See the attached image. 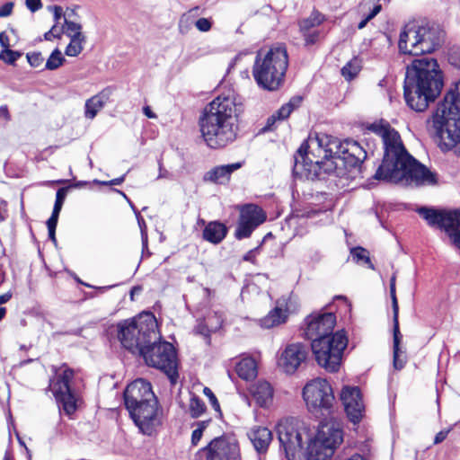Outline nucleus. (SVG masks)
<instances>
[{
	"label": "nucleus",
	"instance_id": "1",
	"mask_svg": "<svg viewBox=\"0 0 460 460\" xmlns=\"http://www.w3.org/2000/svg\"><path fill=\"white\" fill-rule=\"evenodd\" d=\"M368 130L382 140L384 158L375 178L389 182L405 185H434L437 183L436 173L420 164L405 149L401 137L389 124L374 123Z\"/></svg>",
	"mask_w": 460,
	"mask_h": 460
},
{
	"label": "nucleus",
	"instance_id": "2",
	"mask_svg": "<svg viewBox=\"0 0 460 460\" xmlns=\"http://www.w3.org/2000/svg\"><path fill=\"white\" fill-rule=\"evenodd\" d=\"M239 109L234 91L217 95L203 110L199 126L201 137L210 148H222L233 143L238 133Z\"/></svg>",
	"mask_w": 460,
	"mask_h": 460
},
{
	"label": "nucleus",
	"instance_id": "3",
	"mask_svg": "<svg viewBox=\"0 0 460 460\" xmlns=\"http://www.w3.org/2000/svg\"><path fill=\"white\" fill-rule=\"evenodd\" d=\"M442 87V73L435 58L429 57L415 58L407 66L404 99L411 110L418 112L424 111L429 102L434 101L439 94Z\"/></svg>",
	"mask_w": 460,
	"mask_h": 460
},
{
	"label": "nucleus",
	"instance_id": "4",
	"mask_svg": "<svg viewBox=\"0 0 460 460\" xmlns=\"http://www.w3.org/2000/svg\"><path fill=\"white\" fill-rule=\"evenodd\" d=\"M427 130L443 151L455 147L460 155V79L427 120Z\"/></svg>",
	"mask_w": 460,
	"mask_h": 460
},
{
	"label": "nucleus",
	"instance_id": "5",
	"mask_svg": "<svg viewBox=\"0 0 460 460\" xmlns=\"http://www.w3.org/2000/svg\"><path fill=\"white\" fill-rule=\"evenodd\" d=\"M367 155V152L358 142L346 139L338 145L332 155L327 158L310 159L309 167L305 168V176L314 179L321 178L324 173L339 178H353Z\"/></svg>",
	"mask_w": 460,
	"mask_h": 460
},
{
	"label": "nucleus",
	"instance_id": "6",
	"mask_svg": "<svg viewBox=\"0 0 460 460\" xmlns=\"http://www.w3.org/2000/svg\"><path fill=\"white\" fill-rule=\"evenodd\" d=\"M124 402L130 417L143 434L151 435L156 423L157 400L151 384L136 379L124 392Z\"/></svg>",
	"mask_w": 460,
	"mask_h": 460
},
{
	"label": "nucleus",
	"instance_id": "7",
	"mask_svg": "<svg viewBox=\"0 0 460 460\" xmlns=\"http://www.w3.org/2000/svg\"><path fill=\"white\" fill-rule=\"evenodd\" d=\"M288 66V56L284 46L261 49L252 66V76L260 87L275 91L282 84Z\"/></svg>",
	"mask_w": 460,
	"mask_h": 460
},
{
	"label": "nucleus",
	"instance_id": "8",
	"mask_svg": "<svg viewBox=\"0 0 460 460\" xmlns=\"http://www.w3.org/2000/svg\"><path fill=\"white\" fill-rule=\"evenodd\" d=\"M117 331L122 347L132 354L138 355L147 343L160 338L156 319L150 313L119 322Z\"/></svg>",
	"mask_w": 460,
	"mask_h": 460
},
{
	"label": "nucleus",
	"instance_id": "9",
	"mask_svg": "<svg viewBox=\"0 0 460 460\" xmlns=\"http://www.w3.org/2000/svg\"><path fill=\"white\" fill-rule=\"evenodd\" d=\"M444 31L436 24H408L400 32L398 47L401 52L410 55L432 53L442 45Z\"/></svg>",
	"mask_w": 460,
	"mask_h": 460
},
{
	"label": "nucleus",
	"instance_id": "10",
	"mask_svg": "<svg viewBox=\"0 0 460 460\" xmlns=\"http://www.w3.org/2000/svg\"><path fill=\"white\" fill-rule=\"evenodd\" d=\"M280 448L288 460H303L305 445L312 437L310 427L296 418H286L276 426Z\"/></svg>",
	"mask_w": 460,
	"mask_h": 460
},
{
	"label": "nucleus",
	"instance_id": "11",
	"mask_svg": "<svg viewBox=\"0 0 460 460\" xmlns=\"http://www.w3.org/2000/svg\"><path fill=\"white\" fill-rule=\"evenodd\" d=\"M347 345L348 337L343 331H338L330 337L316 339L311 343L317 363L329 372L339 370Z\"/></svg>",
	"mask_w": 460,
	"mask_h": 460
},
{
	"label": "nucleus",
	"instance_id": "12",
	"mask_svg": "<svg viewBox=\"0 0 460 460\" xmlns=\"http://www.w3.org/2000/svg\"><path fill=\"white\" fill-rule=\"evenodd\" d=\"M343 441V432L334 421L321 423L314 438L307 443V460H328Z\"/></svg>",
	"mask_w": 460,
	"mask_h": 460
},
{
	"label": "nucleus",
	"instance_id": "13",
	"mask_svg": "<svg viewBox=\"0 0 460 460\" xmlns=\"http://www.w3.org/2000/svg\"><path fill=\"white\" fill-rule=\"evenodd\" d=\"M142 356L146 363L153 367L164 371L172 385H175L178 378L177 373V357L173 346L161 337L147 343L138 353Z\"/></svg>",
	"mask_w": 460,
	"mask_h": 460
},
{
	"label": "nucleus",
	"instance_id": "14",
	"mask_svg": "<svg viewBox=\"0 0 460 460\" xmlns=\"http://www.w3.org/2000/svg\"><path fill=\"white\" fill-rule=\"evenodd\" d=\"M303 398L308 410L313 413H329L334 403L331 385L323 378L308 382L303 388Z\"/></svg>",
	"mask_w": 460,
	"mask_h": 460
},
{
	"label": "nucleus",
	"instance_id": "15",
	"mask_svg": "<svg viewBox=\"0 0 460 460\" xmlns=\"http://www.w3.org/2000/svg\"><path fill=\"white\" fill-rule=\"evenodd\" d=\"M341 142L330 137L315 136L309 137L297 150L301 161L296 158V168L302 166L304 169L309 167L310 159L316 160L327 158L334 152V148Z\"/></svg>",
	"mask_w": 460,
	"mask_h": 460
},
{
	"label": "nucleus",
	"instance_id": "16",
	"mask_svg": "<svg viewBox=\"0 0 460 460\" xmlns=\"http://www.w3.org/2000/svg\"><path fill=\"white\" fill-rule=\"evenodd\" d=\"M73 378L74 371L66 368L61 374H57L56 377L50 380L49 386L67 415H72L77 408L78 397L72 388Z\"/></svg>",
	"mask_w": 460,
	"mask_h": 460
},
{
	"label": "nucleus",
	"instance_id": "17",
	"mask_svg": "<svg viewBox=\"0 0 460 460\" xmlns=\"http://www.w3.org/2000/svg\"><path fill=\"white\" fill-rule=\"evenodd\" d=\"M205 450L206 460H242L238 441L231 436L212 439Z\"/></svg>",
	"mask_w": 460,
	"mask_h": 460
},
{
	"label": "nucleus",
	"instance_id": "18",
	"mask_svg": "<svg viewBox=\"0 0 460 460\" xmlns=\"http://www.w3.org/2000/svg\"><path fill=\"white\" fill-rule=\"evenodd\" d=\"M305 336L312 341L322 337L332 336L336 323V316L332 313H314L306 320Z\"/></svg>",
	"mask_w": 460,
	"mask_h": 460
},
{
	"label": "nucleus",
	"instance_id": "19",
	"mask_svg": "<svg viewBox=\"0 0 460 460\" xmlns=\"http://www.w3.org/2000/svg\"><path fill=\"white\" fill-rule=\"evenodd\" d=\"M296 303L291 296H282L276 301L275 306L267 315L260 319L259 323L262 328L270 329L285 323L288 314L295 312Z\"/></svg>",
	"mask_w": 460,
	"mask_h": 460
},
{
	"label": "nucleus",
	"instance_id": "20",
	"mask_svg": "<svg viewBox=\"0 0 460 460\" xmlns=\"http://www.w3.org/2000/svg\"><path fill=\"white\" fill-rule=\"evenodd\" d=\"M308 356L307 346L297 342L288 344L282 351L279 365L287 374H294L305 362Z\"/></svg>",
	"mask_w": 460,
	"mask_h": 460
},
{
	"label": "nucleus",
	"instance_id": "21",
	"mask_svg": "<svg viewBox=\"0 0 460 460\" xmlns=\"http://www.w3.org/2000/svg\"><path fill=\"white\" fill-rule=\"evenodd\" d=\"M395 281L396 275L393 274L390 279V296L392 299V306H393V321H394V367L395 369H402L405 364V358L402 357L403 351L400 348L402 335L399 330V306L398 301L396 297V289H395Z\"/></svg>",
	"mask_w": 460,
	"mask_h": 460
},
{
	"label": "nucleus",
	"instance_id": "22",
	"mask_svg": "<svg viewBox=\"0 0 460 460\" xmlns=\"http://www.w3.org/2000/svg\"><path fill=\"white\" fill-rule=\"evenodd\" d=\"M341 400L350 421L358 423L365 411L359 388L344 386L341 393Z\"/></svg>",
	"mask_w": 460,
	"mask_h": 460
},
{
	"label": "nucleus",
	"instance_id": "23",
	"mask_svg": "<svg viewBox=\"0 0 460 460\" xmlns=\"http://www.w3.org/2000/svg\"><path fill=\"white\" fill-rule=\"evenodd\" d=\"M249 391L260 407L267 408L272 403L274 391L269 382L259 380L250 386Z\"/></svg>",
	"mask_w": 460,
	"mask_h": 460
},
{
	"label": "nucleus",
	"instance_id": "24",
	"mask_svg": "<svg viewBox=\"0 0 460 460\" xmlns=\"http://www.w3.org/2000/svg\"><path fill=\"white\" fill-rule=\"evenodd\" d=\"M243 163L237 162L230 164L219 165L207 172L203 177L205 181L216 184H226L230 181L231 174L240 169Z\"/></svg>",
	"mask_w": 460,
	"mask_h": 460
},
{
	"label": "nucleus",
	"instance_id": "25",
	"mask_svg": "<svg viewBox=\"0 0 460 460\" xmlns=\"http://www.w3.org/2000/svg\"><path fill=\"white\" fill-rule=\"evenodd\" d=\"M248 437L258 453H265L272 440L271 431L260 426L251 429Z\"/></svg>",
	"mask_w": 460,
	"mask_h": 460
},
{
	"label": "nucleus",
	"instance_id": "26",
	"mask_svg": "<svg viewBox=\"0 0 460 460\" xmlns=\"http://www.w3.org/2000/svg\"><path fill=\"white\" fill-rule=\"evenodd\" d=\"M111 94V90L107 88L88 99L85 102V117L87 119H93L108 102Z\"/></svg>",
	"mask_w": 460,
	"mask_h": 460
},
{
	"label": "nucleus",
	"instance_id": "27",
	"mask_svg": "<svg viewBox=\"0 0 460 460\" xmlns=\"http://www.w3.org/2000/svg\"><path fill=\"white\" fill-rule=\"evenodd\" d=\"M227 234L226 226L219 221L209 222L203 230V238L214 244L221 243Z\"/></svg>",
	"mask_w": 460,
	"mask_h": 460
},
{
	"label": "nucleus",
	"instance_id": "28",
	"mask_svg": "<svg viewBox=\"0 0 460 460\" xmlns=\"http://www.w3.org/2000/svg\"><path fill=\"white\" fill-rule=\"evenodd\" d=\"M302 102V98L296 96L290 99V101L282 105L274 114H272L267 120L266 128L271 129L276 120H284L289 117L291 112L299 107Z\"/></svg>",
	"mask_w": 460,
	"mask_h": 460
},
{
	"label": "nucleus",
	"instance_id": "29",
	"mask_svg": "<svg viewBox=\"0 0 460 460\" xmlns=\"http://www.w3.org/2000/svg\"><path fill=\"white\" fill-rule=\"evenodd\" d=\"M240 218L246 224L256 228L265 221L266 216L261 208L256 205L250 204L242 209Z\"/></svg>",
	"mask_w": 460,
	"mask_h": 460
},
{
	"label": "nucleus",
	"instance_id": "30",
	"mask_svg": "<svg viewBox=\"0 0 460 460\" xmlns=\"http://www.w3.org/2000/svg\"><path fill=\"white\" fill-rule=\"evenodd\" d=\"M236 373L242 379L249 380L257 376L256 362L252 358H245L240 360L235 367Z\"/></svg>",
	"mask_w": 460,
	"mask_h": 460
},
{
	"label": "nucleus",
	"instance_id": "31",
	"mask_svg": "<svg viewBox=\"0 0 460 460\" xmlns=\"http://www.w3.org/2000/svg\"><path fill=\"white\" fill-rule=\"evenodd\" d=\"M324 20L323 15L314 11L308 18L302 20L299 23L300 31H309L311 29L319 26Z\"/></svg>",
	"mask_w": 460,
	"mask_h": 460
},
{
	"label": "nucleus",
	"instance_id": "32",
	"mask_svg": "<svg viewBox=\"0 0 460 460\" xmlns=\"http://www.w3.org/2000/svg\"><path fill=\"white\" fill-rule=\"evenodd\" d=\"M85 41V36L70 38V42L65 50L66 55L68 57H77L83 51Z\"/></svg>",
	"mask_w": 460,
	"mask_h": 460
},
{
	"label": "nucleus",
	"instance_id": "33",
	"mask_svg": "<svg viewBox=\"0 0 460 460\" xmlns=\"http://www.w3.org/2000/svg\"><path fill=\"white\" fill-rule=\"evenodd\" d=\"M61 33H65L69 38L84 36L82 33V25L80 23L64 19V25L60 30Z\"/></svg>",
	"mask_w": 460,
	"mask_h": 460
},
{
	"label": "nucleus",
	"instance_id": "34",
	"mask_svg": "<svg viewBox=\"0 0 460 460\" xmlns=\"http://www.w3.org/2000/svg\"><path fill=\"white\" fill-rule=\"evenodd\" d=\"M206 411L204 402L196 395H193L189 403V412L192 418L200 417Z\"/></svg>",
	"mask_w": 460,
	"mask_h": 460
},
{
	"label": "nucleus",
	"instance_id": "35",
	"mask_svg": "<svg viewBox=\"0 0 460 460\" xmlns=\"http://www.w3.org/2000/svg\"><path fill=\"white\" fill-rule=\"evenodd\" d=\"M65 61L66 59L62 52L58 49H56L47 59L45 68L48 70H56L61 66Z\"/></svg>",
	"mask_w": 460,
	"mask_h": 460
},
{
	"label": "nucleus",
	"instance_id": "36",
	"mask_svg": "<svg viewBox=\"0 0 460 460\" xmlns=\"http://www.w3.org/2000/svg\"><path fill=\"white\" fill-rule=\"evenodd\" d=\"M223 315L217 312H209L205 317L204 321L207 323V329L212 332L217 331L223 323Z\"/></svg>",
	"mask_w": 460,
	"mask_h": 460
},
{
	"label": "nucleus",
	"instance_id": "37",
	"mask_svg": "<svg viewBox=\"0 0 460 460\" xmlns=\"http://www.w3.org/2000/svg\"><path fill=\"white\" fill-rule=\"evenodd\" d=\"M254 229H255L254 226H252L251 225L246 224L244 221H243L240 218L234 235L239 240L247 238L251 235V234L252 233V231Z\"/></svg>",
	"mask_w": 460,
	"mask_h": 460
},
{
	"label": "nucleus",
	"instance_id": "38",
	"mask_svg": "<svg viewBox=\"0 0 460 460\" xmlns=\"http://www.w3.org/2000/svg\"><path fill=\"white\" fill-rule=\"evenodd\" d=\"M350 253H351L352 259L356 262L368 263L369 267L373 269V265H371V263H370L368 252L366 249H364L362 247H356L351 250Z\"/></svg>",
	"mask_w": 460,
	"mask_h": 460
},
{
	"label": "nucleus",
	"instance_id": "39",
	"mask_svg": "<svg viewBox=\"0 0 460 460\" xmlns=\"http://www.w3.org/2000/svg\"><path fill=\"white\" fill-rule=\"evenodd\" d=\"M209 422H210V420H204V421H199L196 423L197 428L192 431V434H191V443L193 446H196L199 442V440L202 438L203 431L208 427Z\"/></svg>",
	"mask_w": 460,
	"mask_h": 460
},
{
	"label": "nucleus",
	"instance_id": "40",
	"mask_svg": "<svg viewBox=\"0 0 460 460\" xmlns=\"http://www.w3.org/2000/svg\"><path fill=\"white\" fill-rule=\"evenodd\" d=\"M359 72V66L357 62H349L341 69V75L347 79H353Z\"/></svg>",
	"mask_w": 460,
	"mask_h": 460
},
{
	"label": "nucleus",
	"instance_id": "41",
	"mask_svg": "<svg viewBox=\"0 0 460 460\" xmlns=\"http://www.w3.org/2000/svg\"><path fill=\"white\" fill-rule=\"evenodd\" d=\"M382 9V5L381 4H376L375 5L371 11H369V13L365 15L364 19L358 24V28L359 30L363 29L366 27V25L367 24V22L372 20L377 13H380Z\"/></svg>",
	"mask_w": 460,
	"mask_h": 460
},
{
	"label": "nucleus",
	"instance_id": "42",
	"mask_svg": "<svg viewBox=\"0 0 460 460\" xmlns=\"http://www.w3.org/2000/svg\"><path fill=\"white\" fill-rule=\"evenodd\" d=\"M26 58H27L29 64L33 67H39L40 66L42 65V63L44 61V58L42 57L41 53H40V52L28 53Z\"/></svg>",
	"mask_w": 460,
	"mask_h": 460
},
{
	"label": "nucleus",
	"instance_id": "43",
	"mask_svg": "<svg viewBox=\"0 0 460 460\" xmlns=\"http://www.w3.org/2000/svg\"><path fill=\"white\" fill-rule=\"evenodd\" d=\"M19 57H20L19 53L13 51V50H11V49H6V50L3 51L2 53H0V59H3L4 61H5L8 64H13L18 59Z\"/></svg>",
	"mask_w": 460,
	"mask_h": 460
},
{
	"label": "nucleus",
	"instance_id": "44",
	"mask_svg": "<svg viewBox=\"0 0 460 460\" xmlns=\"http://www.w3.org/2000/svg\"><path fill=\"white\" fill-rule=\"evenodd\" d=\"M207 329V323L204 321V318L198 321V324L194 328V332L196 334H200L204 336L205 338L208 339L211 332H213L211 330H206Z\"/></svg>",
	"mask_w": 460,
	"mask_h": 460
},
{
	"label": "nucleus",
	"instance_id": "45",
	"mask_svg": "<svg viewBox=\"0 0 460 460\" xmlns=\"http://www.w3.org/2000/svg\"><path fill=\"white\" fill-rule=\"evenodd\" d=\"M203 393L208 398L209 402H210L211 406L213 407V409L216 411L220 412L219 402H218L216 395L213 394V392L208 387H205L203 390Z\"/></svg>",
	"mask_w": 460,
	"mask_h": 460
},
{
	"label": "nucleus",
	"instance_id": "46",
	"mask_svg": "<svg viewBox=\"0 0 460 460\" xmlns=\"http://www.w3.org/2000/svg\"><path fill=\"white\" fill-rule=\"evenodd\" d=\"M195 26L199 31L207 32L210 31L212 27V22L208 18H199L196 21Z\"/></svg>",
	"mask_w": 460,
	"mask_h": 460
},
{
	"label": "nucleus",
	"instance_id": "47",
	"mask_svg": "<svg viewBox=\"0 0 460 460\" xmlns=\"http://www.w3.org/2000/svg\"><path fill=\"white\" fill-rule=\"evenodd\" d=\"M304 38H305V43L306 45H311V44H314L318 38H319V32L316 31H301Z\"/></svg>",
	"mask_w": 460,
	"mask_h": 460
},
{
	"label": "nucleus",
	"instance_id": "48",
	"mask_svg": "<svg viewBox=\"0 0 460 460\" xmlns=\"http://www.w3.org/2000/svg\"><path fill=\"white\" fill-rule=\"evenodd\" d=\"M25 5L32 13L42 8L41 0H25Z\"/></svg>",
	"mask_w": 460,
	"mask_h": 460
},
{
	"label": "nucleus",
	"instance_id": "49",
	"mask_svg": "<svg viewBox=\"0 0 460 460\" xmlns=\"http://www.w3.org/2000/svg\"><path fill=\"white\" fill-rule=\"evenodd\" d=\"M14 4L13 2H7L0 6V17H8L12 14Z\"/></svg>",
	"mask_w": 460,
	"mask_h": 460
},
{
	"label": "nucleus",
	"instance_id": "50",
	"mask_svg": "<svg viewBox=\"0 0 460 460\" xmlns=\"http://www.w3.org/2000/svg\"><path fill=\"white\" fill-rule=\"evenodd\" d=\"M61 31L58 29L57 25H53L52 28L44 34L46 40H51L54 38H59Z\"/></svg>",
	"mask_w": 460,
	"mask_h": 460
},
{
	"label": "nucleus",
	"instance_id": "51",
	"mask_svg": "<svg viewBox=\"0 0 460 460\" xmlns=\"http://www.w3.org/2000/svg\"><path fill=\"white\" fill-rule=\"evenodd\" d=\"M62 207H63L62 204L55 202L52 214H51L50 217L48 219V222L58 223V216H59V213H60V211L62 209Z\"/></svg>",
	"mask_w": 460,
	"mask_h": 460
},
{
	"label": "nucleus",
	"instance_id": "52",
	"mask_svg": "<svg viewBox=\"0 0 460 460\" xmlns=\"http://www.w3.org/2000/svg\"><path fill=\"white\" fill-rule=\"evenodd\" d=\"M62 207H63L62 204L55 202L52 214H51L50 217L48 219V222L58 223V216H59V213H60V211L62 209Z\"/></svg>",
	"mask_w": 460,
	"mask_h": 460
},
{
	"label": "nucleus",
	"instance_id": "53",
	"mask_svg": "<svg viewBox=\"0 0 460 460\" xmlns=\"http://www.w3.org/2000/svg\"><path fill=\"white\" fill-rule=\"evenodd\" d=\"M68 188H60L57 190L56 193V203L64 204V201L66 199V194H67Z\"/></svg>",
	"mask_w": 460,
	"mask_h": 460
},
{
	"label": "nucleus",
	"instance_id": "54",
	"mask_svg": "<svg viewBox=\"0 0 460 460\" xmlns=\"http://www.w3.org/2000/svg\"><path fill=\"white\" fill-rule=\"evenodd\" d=\"M380 0H363L361 3H360V8L362 11H365L367 9H368L369 11H371V9L376 5V4H381L379 3Z\"/></svg>",
	"mask_w": 460,
	"mask_h": 460
},
{
	"label": "nucleus",
	"instance_id": "55",
	"mask_svg": "<svg viewBox=\"0 0 460 460\" xmlns=\"http://www.w3.org/2000/svg\"><path fill=\"white\" fill-rule=\"evenodd\" d=\"M58 223L55 222H48L47 221V226L49 230V237L50 240H52L54 243L56 242V227Z\"/></svg>",
	"mask_w": 460,
	"mask_h": 460
},
{
	"label": "nucleus",
	"instance_id": "56",
	"mask_svg": "<svg viewBox=\"0 0 460 460\" xmlns=\"http://www.w3.org/2000/svg\"><path fill=\"white\" fill-rule=\"evenodd\" d=\"M450 429L441 430L435 436L434 444H439L443 442L447 437Z\"/></svg>",
	"mask_w": 460,
	"mask_h": 460
},
{
	"label": "nucleus",
	"instance_id": "57",
	"mask_svg": "<svg viewBox=\"0 0 460 460\" xmlns=\"http://www.w3.org/2000/svg\"><path fill=\"white\" fill-rule=\"evenodd\" d=\"M50 8L53 11V15H54L55 21L58 22V20H60L61 17L63 16V8L58 5H54Z\"/></svg>",
	"mask_w": 460,
	"mask_h": 460
},
{
	"label": "nucleus",
	"instance_id": "58",
	"mask_svg": "<svg viewBox=\"0 0 460 460\" xmlns=\"http://www.w3.org/2000/svg\"><path fill=\"white\" fill-rule=\"evenodd\" d=\"M134 210H135V214H136L137 218L138 225H139V226H140V228H141V232H143V226H146V224H145V220H144V218L140 216V213H139L137 210H136V209H134ZM142 237H143V240H144V243H145V244H146L147 240H146V237H144V233H142Z\"/></svg>",
	"mask_w": 460,
	"mask_h": 460
},
{
	"label": "nucleus",
	"instance_id": "59",
	"mask_svg": "<svg viewBox=\"0 0 460 460\" xmlns=\"http://www.w3.org/2000/svg\"><path fill=\"white\" fill-rule=\"evenodd\" d=\"M125 176L126 175L124 174L121 177H119V178L108 181H102V184L106 185V186H108V185H119V184H121L124 181Z\"/></svg>",
	"mask_w": 460,
	"mask_h": 460
},
{
	"label": "nucleus",
	"instance_id": "60",
	"mask_svg": "<svg viewBox=\"0 0 460 460\" xmlns=\"http://www.w3.org/2000/svg\"><path fill=\"white\" fill-rule=\"evenodd\" d=\"M0 118H3L6 121L10 120V113L6 105L0 107Z\"/></svg>",
	"mask_w": 460,
	"mask_h": 460
},
{
	"label": "nucleus",
	"instance_id": "61",
	"mask_svg": "<svg viewBox=\"0 0 460 460\" xmlns=\"http://www.w3.org/2000/svg\"><path fill=\"white\" fill-rule=\"evenodd\" d=\"M12 292H6L0 296V305L7 303L12 298Z\"/></svg>",
	"mask_w": 460,
	"mask_h": 460
},
{
	"label": "nucleus",
	"instance_id": "62",
	"mask_svg": "<svg viewBox=\"0 0 460 460\" xmlns=\"http://www.w3.org/2000/svg\"><path fill=\"white\" fill-rule=\"evenodd\" d=\"M143 112L149 119L156 118V115L152 111V110L149 106H145L143 108Z\"/></svg>",
	"mask_w": 460,
	"mask_h": 460
},
{
	"label": "nucleus",
	"instance_id": "63",
	"mask_svg": "<svg viewBox=\"0 0 460 460\" xmlns=\"http://www.w3.org/2000/svg\"><path fill=\"white\" fill-rule=\"evenodd\" d=\"M168 177V172L162 167V163L159 162V174L156 177L157 180Z\"/></svg>",
	"mask_w": 460,
	"mask_h": 460
},
{
	"label": "nucleus",
	"instance_id": "64",
	"mask_svg": "<svg viewBox=\"0 0 460 460\" xmlns=\"http://www.w3.org/2000/svg\"><path fill=\"white\" fill-rule=\"evenodd\" d=\"M141 292V288L140 287H134L131 288L130 290V296H131V299L133 300V296L137 294H139Z\"/></svg>",
	"mask_w": 460,
	"mask_h": 460
}]
</instances>
